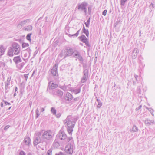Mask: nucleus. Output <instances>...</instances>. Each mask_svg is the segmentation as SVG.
Returning a JSON list of instances; mask_svg holds the SVG:
<instances>
[{
	"label": "nucleus",
	"mask_w": 155,
	"mask_h": 155,
	"mask_svg": "<svg viewBox=\"0 0 155 155\" xmlns=\"http://www.w3.org/2000/svg\"><path fill=\"white\" fill-rule=\"evenodd\" d=\"M131 131L133 132H137L138 131L137 127L135 125L133 126Z\"/></svg>",
	"instance_id": "obj_27"
},
{
	"label": "nucleus",
	"mask_w": 155,
	"mask_h": 155,
	"mask_svg": "<svg viewBox=\"0 0 155 155\" xmlns=\"http://www.w3.org/2000/svg\"><path fill=\"white\" fill-rule=\"evenodd\" d=\"M87 4L85 2H83L80 4H79L78 6V9H81V10L83 11L85 14L87 12L86 7L87 6Z\"/></svg>",
	"instance_id": "obj_9"
},
{
	"label": "nucleus",
	"mask_w": 155,
	"mask_h": 155,
	"mask_svg": "<svg viewBox=\"0 0 155 155\" xmlns=\"http://www.w3.org/2000/svg\"><path fill=\"white\" fill-rule=\"evenodd\" d=\"M53 94L61 98L63 95V92L60 90L56 89L53 91Z\"/></svg>",
	"instance_id": "obj_10"
},
{
	"label": "nucleus",
	"mask_w": 155,
	"mask_h": 155,
	"mask_svg": "<svg viewBox=\"0 0 155 155\" xmlns=\"http://www.w3.org/2000/svg\"><path fill=\"white\" fill-rule=\"evenodd\" d=\"M30 20L27 19L23 21H21L19 22L17 26L18 28L20 29L22 27L24 26L27 23H29L30 22Z\"/></svg>",
	"instance_id": "obj_11"
},
{
	"label": "nucleus",
	"mask_w": 155,
	"mask_h": 155,
	"mask_svg": "<svg viewBox=\"0 0 155 155\" xmlns=\"http://www.w3.org/2000/svg\"><path fill=\"white\" fill-rule=\"evenodd\" d=\"M51 111L53 115H56V110L54 108L52 107L51 108Z\"/></svg>",
	"instance_id": "obj_29"
},
{
	"label": "nucleus",
	"mask_w": 155,
	"mask_h": 155,
	"mask_svg": "<svg viewBox=\"0 0 155 155\" xmlns=\"http://www.w3.org/2000/svg\"><path fill=\"white\" fill-rule=\"evenodd\" d=\"M81 91L80 88H71V91L73 92L74 94H77L79 93Z\"/></svg>",
	"instance_id": "obj_22"
},
{
	"label": "nucleus",
	"mask_w": 155,
	"mask_h": 155,
	"mask_svg": "<svg viewBox=\"0 0 155 155\" xmlns=\"http://www.w3.org/2000/svg\"><path fill=\"white\" fill-rule=\"evenodd\" d=\"M35 113L36 114V118H37L40 115V114L39 113V111L38 108L36 110Z\"/></svg>",
	"instance_id": "obj_31"
},
{
	"label": "nucleus",
	"mask_w": 155,
	"mask_h": 155,
	"mask_svg": "<svg viewBox=\"0 0 155 155\" xmlns=\"http://www.w3.org/2000/svg\"><path fill=\"white\" fill-rule=\"evenodd\" d=\"M63 122L64 124L67 127V130L68 132L71 135L73 131V128L74 127L76 123L74 118L71 115H69Z\"/></svg>",
	"instance_id": "obj_1"
},
{
	"label": "nucleus",
	"mask_w": 155,
	"mask_h": 155,
	"mask_svg": "<svg viewBox=\"0 0 155 155\" xmlns=\"http://www.w3.org/2000/svg\"><path fill=\"white\" fill-rule=\"evenodd\" d=\"M11 79V77H8V78L7 81L5 82V87L6 88H7L10 85Z\"/></svg>",
	"instance_id": "obj_24"
},
{
	"label": "nucleus",
	"mask_w": 155,
	"mask_h": 155,
	"mask_svg": "<svg viewBox=\"0 0 155 155\" xmlns=\"http://www.w3.org/2000/svg\"><path fill=\"white\" fill-rule=\"evenodd\" d=\"M5 104L6 105H10L11 104L10 103H8L7 101H5Z\"/></svg>",
	"instance_id": "obj_47"
},
{
	"label": "nucleus",
	"mask_w": 155,
	"mask_h": 155,
	"mask_svg": "<svg viewBox=\"0 0 155 155\" xmlns=\"http://www.w3.org/2000/svg\"><path fill=\"white\" fill-rule=\"evenodd\" d=\"M51 72L54 76H56L57 74V68L56 66H53L51 70Z\"/></svg>",
	"instance_id": "obj_20"
},
{
	"label": "nucleus",
	"mask_w": 155,
	"mask_h": 155,
	"mask_svg": "<svg viewBox=\"0 0 155 155\" xmlns=\"http://www.w3.org/2000/svg\"><path fill=\"white\" fill-rule=\"evenodd\" d=\"M88 10L89 12H91V7H89L88 8Z\"/></svg>",
	"instance_id": "obj_53"
},
{
	"label": "nucleus",
	"mask_w": 155,
	"mask_h": 155,
	"mask_svg": "<svg viewBox=\"0 0 155 155\" xmlns=\"http://www.w3.org/2000/svg\"><path fill=\"white\" fill-rule=\"evenodd\" d=\"M134 77L135 80H136V81H133V84L134 85H135L136 84V83L137 82H138V76L136 75L135 74H134Z\"/></svg>",
	"instance_id": "obj_26"
},
{
	"label": "nucleus",
	"mask_w": 155,
	"mask_h": 155,
	"mask_svg": "<svg viewBox=\"0 0 155 155\" xmlns=\"http://www.w3.org/2000/svg\"><path fill=\"white\" fill-rule=\"evenodd\" d=\"M56 138L63 140V143L66 144L69 141H72L71 137H67L66 134L63 131H60L56 137Z\"/></svg>",
	"instance_id": "obj_3"
},
{
	"label": "nucleus",
	"mask_w": 155,
	"mask_h": 155,
	"mask_svg": "<svg viewBox=\"0 0 155 155\" xmlns=\"http://www.w3.org/2000/svg\"><path fill=\"white\" fill-rule=\"evenodd\" d=\"M83 73L84 75L81 81L82 83L85 82L87 80L88 77V71L87 70H85Z\"/></svg>",
	"instance_id": "obj_12"
},
{
	"label": "nucleus",
	"mask_w": 155,
	"mask_h": 155,
	"mask_svg": "<svg viewBox=\"0 0 155 155\" xmlns=\"http://www.w3.org/2000/svg\"><path fill=\"white\" fill-rule=\"evenodd\" d=\"M141 36V34H140L139 36H140V37Z\"/></svg>",
	"instance_id": "obj_62"
},
{
	"label": "nucleus",
	"mask_w": 155,
	"mask_h": 155,
	"mask_svg": "<svg viewBox=\"0 0 155 155\" xmlns=\"http://www.w3.org/2000/svg\"><path fill=\"white\" fill-rule=\"evenodd\" d=\"M90 18H89V19L87 20V22H85V24L86 27H88L90 24Z\"/></svg>",
	"instance_id": "obj_32"
},
{
	"label": "nucleus",
	"mask_w": 155,
	"mask_h": 155,
	"mask_svg": "<svg viewBox=\"0 0 155 155\" xmlns=\"http://www.w3.org/2000/svg\"><path fill=\"white\" fill-rule=\"evenodd\" d=\"M5 50V48L3 46H0V57L4 54Z\"/></svg>",
	"instance_id": "obj_23"
},
{
	"label": "nucleus",
	"mask_w": 155,
	"mask_h": 155,
	"mask_svg": "<svg viewBox=\"0 0 155 155\" xmlns=\"http://www.w3.org/2000/svg\"><path fill=\"white\" fill-rule=\"evenodd\" d=\"M127 0H121L120 3L121 5H124L125 2Z\"/></svg>",
	"instance_id": "obj_38"
},
{
	"label": "nucleus",
	"mask_w": 155,
	"mask_h": 155,
	"mask_svg": "<svg viewBox=\"0 0 155 155\" xmlns=\"http://www.w3.org/2000/svg\"><path fill=\"white\" fill-rule=\"evenodd\" d=\"M84 29H86L85 28L84 26L83 28V31L84 30Z\"/></svg>",
	"instance_id": "obj_57"
},
{
	"label": "nucleus",
	"mask_w": 155,
	"mask_h": 155,
	"mask_svg": "<svg viewBox=\"0 0 155 155\" xmlns=\"http://www.w3.org/2000/svg\"><path fill=\"white\" fill-rule=\"evenodd\" d=\"M146 107V109H148L150 111V112L151 113V114L153 116V110L151 108H148L147 107Z\"/></svg>",
	"instance_id": "obj_36"
},
{
	"label": "nucleus",
	"mask_w": 155,
	"mask_h": 155,
	"mask_svg": "<svg viewBox=\"0 0 155 155\" xmlns=\"http://www.w3.org/2000/svg\"><path fill=\"white\" fill-rule=\"evenodd\" d=\"M9 127V126L8 125H7L4 128V130H7Z\"/></svg>",
	"instance_id": "obj_46"
},
{
	"label": "nucleus",
	"mask_w": 155,
	"mask_h": 155,
	"mask_svg": "<svg viewBox=\"0 0 155 155\" xmlns=\"http://www.w3.org/2000/svg\"><path fill=\"white\" fill-rule=\"evenodd\" d=\"M81 40L84 43H85L86 45L88 46H90V45L88 42V39L86 38L85 36L84 35H82L79 37Z\"/></svg>",
	"instance_id": "obj_13"
},
{
	"label": "nucleus",
	"mask_w": 155,
	"mask_h": 155,
	"mask_svg": "<svg viewBox=\"0 0 155 155\" xmlns=\"http://www.w3.org/2000/svg\"><path fill=\"white\" fill-rule=\"evenodd\" d=\"M102 105V103L101 102H99L98 103V104L97 105V107L98 108H100Z\"/></svg>",
	"instance_id": "obj_40"
},
{
	"label": "nucleus",
	"mask_w": 155,
	"mask_h": 155,
	"mask_svg": "<svg viewBox=\"0 0 155 155\" xmlns=\"http://www.w3.org/2000/svg\"><path fill=\"white\" fill-rule=\"evenodd\" d=\"M60 62V61L58 59H56L55 61V64L54 66H56L57 67V68H58V64Z\"/></svg>",
	"instance_id": "obj_33"
},
{
	"label": "nucleus",
	"mask_w": 155,
	"mask_h": 155,
	"mask_svg": "<svg viewBox=\"0 0 155 155\" xmlns=\"http://www.w3.org/2000/svg\"><path fill=\"white\" fill-rule=\"evenodd\" d=\"M52 150H50L47 152L46 155H51Z\"/></svg>",
	"instance_id": "obj_39"
},
{
	"label": "nucleus",
	"mask_w": 155,
	"mask_h": 155,
	"mask_svg": "<svg viewBox=\"0 0 155 155\" xmlns=\"http://www.w3.org/2000/svg\"><path fill=\"white\" fill-rule=\"evenodd\" d=\"M32 29V26L31 25H29L23 28V29L25 31H30Z\"/></svg>",
	"instance_id": "obj_25"
},
{
	"label": "nucleus",
	"mask_w": 155,
	"mask_h": 155,
	"mask_svg": "<svg viewBox=\"0 0 155 155\" xmlns=\"http://www.w3.org/2000/svg\"><path fill=\"white\" fill-rule=\"evenodd\" d=\"M31 34H28L26 36V39L27 40L29 41H31Z\"/></svg>",
	"instance_id": "obj_34"
},
{
	"label": "nucleus",
	"mask_w": 155,
	"mask_h": 155,
	"mask_svg": "<svg viewBox=\"0 0 155 155\" xmlns=\"http://www.w3.org/2000/svg\"><path fill=\"white\" fill-rule=\"evenodd\" d=\"M29 105H30V106L31 107V104H29Z\"/></svg>",
	"instance_id": "obj_63"
},
{
	"label": "nucleus",
	"mask_w": 155,
	"mask_h": 155,
	"mask_svg": "<svg viewBox=\"0 0 155 155\" xmlns=\"http://www.w3.org/2000/svg\"><path fill=\"white\" fill-rule=\"evenodd\" d=\"M107 12V10H104L102 12V15L104 16H105L106 15Z\"/></svg>",
	"instance_id": "obj_42"
},
{
	"label": "nucleus",
	"mask_w": 155,
	"mask_h": 155,
	"mask_svg": "<svg viewBox=\"0 0 155 155\" xmlns=\"http://www.w3.org/2000/svg\"><path fill=\"white\" fill-rule=\"evenodd\" d=\"M141 107H142V106H141V105H140V106H139V107H138V109H137V110H139V109H140L141 108Z\"/></svg>",
	"instance_id": "obj_52"
},
{
	"label": "nucleus",
	"mask_w": 155,
	"mask_h": 155,
	"mask_svg": "<svg viewBox=\"0 0 155 155\" xmlns=\"http://www.w3.org/2000/svg\"><path fill=\"white\" fill-rule=\"evenodd\" d=\"M153 5H154V4L152 3H151L150 5V7H152V8H153L154 7Z\"/></svg>",
	"instance_id": "obj_49"
},
{
	"label": "nucleus",
	"mask_w": 155,
	"mask_h": 155,
	"mask_svg": "<svg viewBox=\"0 0 155 155\" xmlns=\"http://www.w3.org/2000/svg\"><path fill=\"white\" fill-rule=\"evenodd\" d=\"M55 115H56V117L57 118H59L60 117L61 115V114L60 113H59L58 114H56Z\"/></svg>",
	"instance_id": "obj_44"
},
{
	"label": "nucleus",
	"mask_w": 155,
	"mask_h": 155,
	"mask_svg": "<svg viewBox=\"0 0 155 155\" xmlns=\"http://www.w3.org/2000/svg\"><path fill=\"white\" fill-rule=\"evenodd\" d=\"M18 90V88L17 87H16L15 89V91H16Z\"/></svg>",
	"instance_id": "obj_54"
},
{
	"label": "nucleus",
	"mask_w": 155,
	"mask_h": 155,
	"mask_svg": "<svg viewBox=\"0 0 155 155\" xmlns=\"http://www.w3.org/2000/svg\"><path fill=\"white\" fill-rule=\"evenodd\" d=\"M28 74H25L24 75V77L25 78V80H27V78H28Z\"/></svg>",
	"instance_id": "obj_45"
},
{
	"label": "nucleus",
	"mask_w": 155,
	"mask_h": 155,
	"mask_svg": "<svg viewBox=\"0 0 155 155\" xmlns=\"http://www.w3.org/2000/svg\"><path fill=\"white\" fill-rule=\"evenodd\" d=\"M13 51L12 48V47H9L8 49L7 55L10 57H12L13 55Z\"/></svg>",
	"instance_id": "obj_21"
},
{
	"label": "nucleus",
	"mask_w": 155,
	"mask_h": 155,
	"mask_svg": "<svg viewBox=\"0 0 155 155\" xmlns=\"http://www.w3.org/2000/svg\"><path fill=\"white\" fill-rule=\"evenodd\" d=\"M140 92H141V90H140V87H137V93L140 94Z\"/></svg>",
	"instance_id": "obj_41"
},
{
	"label": "nucleus",
	"mask_w": 155,
	"mask_h": 155,
	"mask_svg": "<svg viewBox=\"0 0 155 155\" xmlns=\"http://www.w3.org/2000/svg\"><path fill=\"white\" fill-rule=\"evenodd\" d=\"M16 95V93H15L14 94V96H15Z\"/></svg>",
	"instance_id": "obj_59"
},
{
	"label": "nucleus",
	"mask_w": 155,
	"mask_h": 155,
	"mask_svg": "<svg viewBox=\"0 0 155 155\" xmlns=\"http://www.w3.org/2000/svg\"><path fill=\"white\" fill-rule=\"evenodd\" d=\"M60 87L64 91H71V85L70 84L67 86H61Z\"/></svg>",
	"instance_id": "obj_14"
},
{
	"label": "nucleus",
	"mask_w": 155,
	"mask_h": 155,
	"mask_svg": "<svg viewBox=\"0 0 155 155\" xmlns=\"http://www.w3.org/2000/svg\"><path fill=\"white\" fill-rule=\"evenodd\" d=\"M34 71L32 73V76H33V74H34Z\"/></svg>",
	"instance_id": "obj_60"
},
{
	"label": "nucleus",
	"mask_w": 155,
	"mask_h": 155,
	"mask_svg": "<svg viewBox=\"0 0 155 155\" xmlns=\"http://www.w3.org/2000/svg\"><path fill=\"white\" fill-rule=\"evenodd\" d=\"M19 155H25V154L24 151H21L19 153Z\"/></svg>",
	"instance_id": "obj_43"
},
{
	"label": "nucleus",
	"mask_w": 155,
	"mask_h": 155,
	"mask_svg": "<svg viewBox=\"0 0 155 155\" xmlns=\"http://www.w3.org/2000/svg\"><path fill=\"white\" fill-rule=\"evenodd\" d=\"M45 110V109L43 108H41V112H43Z\"/></svg>",
	"instance_id": "obj_51"
},
{
	"label": "nucleus",
	"mask_w": 155,
	"mask_h": 155,
	"mask_svg": "<svg viewBox=\"0 0 155 155\" xmlns=\"http://www.w3.org/2000/svg\"><path fill=\"white\" fill-rule=\"evenodd\" d=\"M54 145L56 147H58L59 146V143L55 141L54 143Z\"/></svg>",
	"instance_id": "obj_35"
},
{
	"label": "nucleus",
	"mask_w": 155,
	"mask_h": 155,
	"mask_svg": "<svg viewBox=\"0 0 155 155\" xmlns=\"http://www.w3.org/2000/svg\"><path fill=\"white\" fill-rule=\"evenodd\" d=\"M24 142L25 145L29 146L31 144V140L29 137H26L24 140Z\"/></svg>",
	"instance_id": "obj_16"
},
{
	"label": "nucleus",
	"mask_w": 155,
	"mask_h": 155,
	"mask_svg": "<svg viewBox=\"0 0 155 155\" xmlns=\"http://www.w3.org/2000/svg\"><path fill=\"white\" fill-rule=\"evenodd\" d=\"M19 56H17V57H15L14 58H19Z\"/></svg>",
	"instance_id": "obj_56"
},
{
	"label": "nucleus",
	"mask_w": 155,
	"mask_h": 155,
	"mask_svg": "<svg viewBox=\"0 0 155 155\" xmlns=\"http://www.w3.org/2000/svg\"><path fill=\"white\" fill-rule=\"evenodd\" d=\"M41 133L40 132H36L35 134L34 138L33 144L34 145H37L40 143L42 140L41 137Z\"/></svg>",
	"instance_id": "obj_4"
},
{
	"label": "nucleus",
	"mask_w": 155,
	"mask_h": 155,
	"mask_svg": "<svg viewBox=\"0 0 155 155\" xmlns=\"http://www.w3.org/2000/svg\"><path fill=\"white\" fill-rule=\"evenodd\" d=\"M73 96L69 92H67L65 97V99L67 101H70L72 100Z\"/></svg>",
	"instance_id": "obj_17"
},
{
	"label": "nucleus",
	"mask_w": 155,
	"mask_h": 155,
	"mask_svg": "<svg viewBox=\"0 0 155 155\" xmlns=\"http://www.w3.org/2000/svg\"><path fill=\"white\" fill-rule=\"evenodd\" d=\"M79 99V97H78L74 99V101H78Z\"/></svg>",
	"instance_id": "obj_48"
},
{
	"label": "nucleus",
	"mask_w": 155,
	"mask_h": 155,
	"mask_svg": "<svg viewBox=\"0 0 155 155\" xmlns=\"http://www.w3.org/2000/svg\"><path fill=\"white\" fill-rule=\"evenodd\" d=\"M141 31H140V32H139V33H140V34H141Z\"/></svg>",
	"instance_id": "obj_61"
},
{
	"label": "nucleus",
	"mask_w": 155,
	"mask_h": 155,
	"mask_svg": "<svg viewBox=\"0 0 155 155\" xmlns=\"http://www.w3.org/2000/svg\"><path fill=\"white\" fill-rule=\"evenodd\" d=\"M74 148L73 145L69 143L65 147V151L67 154L71 155L73 152Z\"/></svg>",
	"instance_id": "obj_7"
},
{
	"label": "nucleus",
	"mask_w": 155,
	"mask_h": 155,
	"mask_svg": "<svg viewBox=\"0 0 155 155\" xmlns=\"http://www.w3.org/2000/svg\"><path fill=\"white\" fill-rule=\"evenodd\" d=\"M27 155H32V154L30 153H29Z\"/></svg>",
	"instance_id": "obj_58"
},
{
	"label": "nucleus",
	"mask_w": 155,
	"mask_h": 155,
	"mask_svg": "<svg viewBox=\"0 0 155 155\" xmlns=\"http://www.w3.org/2000/svg\"><path fill=\"white\" fill-rule=\"evenodd\" d=\"M41 133V138L43 139L49 140L51 139L53 136L52 133L50 130H47Z\"/></svg>",
	"instance_id": "obj_5"
},
{
	"label": "nucleus",
	"mask_w": 155,
	"mask_h": 155,
	"mask_svg": "<svg viewBox=\"0 0 155 155\" xmlns=\"http://www.w3.org/2000/svg\"><path fill=\"white\" fill-rule=\"evenodd\" d=\"M97 101L98 102V103H99V102H101L97 98Z\"/></svg>",
	"instance_id": "obj_55"
},
{
	"label": "nucleus",
	"mask_w": 155,
	"mask_h": 155,
	"mask_svg": "<svg viewBox=\"0 0 155 155\" xmlns=\"http://www.w3.org/2000/svg\"><path fill=\"white\" fill-rule=\"evenodd\" d=\"M14 61L16 64L17 67L20 70H21L25 64L24 62H22L21 59H13Z\"/></svg>",
	"instance_id": "obj_8"
},
{
	"label": "nucleus",
	"mask_w": 155,
	"mask_h": 155,
	"mask_svg": "<svg viewBox=\"0 0 155 155\" xmlns=\"http://www.w3.org/2000/svg\"><path fill=\"white\" fill-rule=\"evenodd\" d=\"M12 48L14 54H18L20 51V47L19 45L17 43L14 42L12 44Z\"/></svg>",
	"instance_id": "obj_6"
},
{
	"label": "nucleus",
	"mask_w": 155,
	"mask_h": 155,
	"mask_svg": "<svg viewBox=\"0 0 155 155\" xmlns=\"http://www.w3.org/2000/svg\"><path fill=\"white\" fill-rule=\"evenodd\" d=\"M154 121L153 120H150L148 119H146L144 122L146 126H149L150 125H152L154 123Z\"/></svg>",
	"instance_id": "obj_15"
},
{
	"label": "nucleus",
	"mask_w": 155,
	"mask_h": 155,
	"mask_svg": "<svg viewBox=\"0 0 155 155\" xmlns=\"http://www.w3.org/2000/svg\"><path fill=\"white\" fill-rule=\"evenodd\" d=\"M83 31V33L86 34V36L87 37H88L89 33L88 30L86 29H84V30Z\"/></svg>",
	"instance_id": "obj_30"
},
{
	"label": "nucleus",
	"mask_w": 155,
	"mask_h": 155,
	"mask_svg": "<svg viewBox=\"0 0 155 155\" xmlns=\"http://www.w3.org/2000/svg\"><path fill=\"white\" fill-rule=\"evenodd\" d=\"M29 44L27 43H23L22 44V46L23 48H25L28 46Z\"/></svg>",
	"instance_id": "obj_37"
},
{
	"label": "nucleus",
	"mask_w": 155,
	"mask_h": 155,
	"mask_svg": "<svg viewBox=\"0 0 155 155\" xmlns=\"http://www.w3.org/2000/svg\"><path fill=\"white\" fill-rule=\"evenodd\" d=\"M81 59H80V61H81Z\"/></svg>",
	"instance_id": "obj_64"
},
{
	"label": "nucleus",
	"mask_w": 155,
	"mask_h": 155,
	"mask_svg": "<svg viewBox=\"0 0 155 155\" xmlns=\"http://www.w3.org/2000/svg\"><path fill=\"white\" fill-rule=\"evenodd\" d=\"M72 55H73V57L76 58H80L81 57L79 52L76 51H74L71 48L67 49L64 50L62 51L59 54V57H63L64 58L67 56H69Z\"/></svg>",
	"instance_id": "obj_2"
},
{
	"label": "nucleus",
	"mask_w": 155,
	"mask_h": 155,
	"mask_svg": "<svg viewBox=\"0 0 155 155\" xmlns=\"http://www.w3.org/2000/svg\"><path fill=\"white\" fill-rule=\"evenodd\" d=\"M48 86H50L51 89H54L57 87L58 84L54 83L53 81H51L49 82Z\"/></svg>",
	"instance_id": "obj_18"
},
{
	"label": "nucleus",
	"mask_w": 155,
	"mask_h": 155,
	"mask_svg": "<svg viewBox=\"0 0 155 155\" xmlns=\"http://www.w3.org/2000/svg\"><path fill=\"white\" fill-rule=\"evenodd\" d=\"M56 155H63V154L62 152H60L59 153L56 154Z\"/></svg>",
	"instance_id": "obj_50"
},
{
	"label": "nucleus",
	"mask_w": 155,
	"mask_h": 155,
	"mask_svg": "<svg viewBox=\"0 0 155 155\" xmlns=\"http://www.w3.org/2000/svg\"><path fill=\"white\" fill-rule=\"evenodd\" d=\"M138 52L139 51L137 48H134L132 54V57L134 58H136L137 57V55Z\"/></svg>",
	"instance_id": "obj_19"
},
{
	"label": "nucleus",
	"mask_w": 155,
	"mask_h": 155,
	"mask_svg": "<svg viewBox=\"0 0 155 155\" xmlns=\"http://www.w3.org/2000/svg\"><path fill=\"white\" fill-rule=\"evenodd\" d=\"M80 31V30H78L77 31V32L75 34H68V35H69V37L74 36V37H77L78 35V34H79Z\"/></svg>",
	"instance_id": "obj_28"
}]
</instances>
